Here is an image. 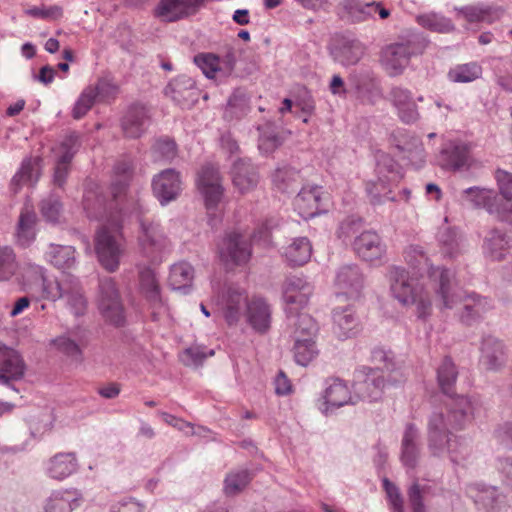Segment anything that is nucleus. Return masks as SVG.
Listing matches in <instances>:
<instances>
[{"instance_id":"1","label":"nucleus","mask_w":512,"mask_h":512,"mask_svg":"<svg viewBox=\"0 0 512 512\" xmlns=\"http://www.w3.org/2000/svg\"><path fill=\"white\" fill-rule=\"evenodd\" d=\"M478 401L468 396L451 398L446 414L433 412L428 421V448L432 455H448L453 463L464 461L471 453L470 441L449 435V429L462 430L474 419Z\"/></svg>"},{"instance_id":"2","label":"nucleus","mask_w":512,"mask_h":512,"mask_svg":"<svg viewBox=\"0 0 512 512\" xmlns=\"http://www.w3.org/2000/svg\"><path fill=\"white\" fill-rule=\"evenodd\" d=\"M372 358L383 363V368L358 367L354 371L353 389L358 398L377 401L383 394L386 384L397 385L404 381L400 365L391 351L374 349Z\"/></svg>"},{"instance_id":"3","label":"nucleus","mask_w":512,"mask_h":512,"mask_svg":"<svg viewBox=\"0 0 512 512\" xmlns=\"http://www.w3.org/2000/svg\"><path fill=\"white\" fill-rule=\"evenodd\" d=\"M390 291L395 299L403 305H415L419 318H427L432 311L430 293L419 283L418 279L409 276L405 268L391 266L387 273Z\"/></svg>"},{"instance_id":"4","label":"nucleus","mask_w":512,"mask_h":512,"mask_svg":"<svg viewBox=\"0 0 512 512\" xmlns=\"http://www.w3.org/2000/svg\"><path fill=\"white\" fill-rule=\"evenodd\" d=\"M404 258L407 264L419 274L421 278L427 275L433 283V289L442 301L443 307L451 308L454 298L450 299V280L454 273L443 267H435L430 263L429 258L419 245H410L404 251ZM454 297V295L452 296Z\"/></svg>"},{"instance_id":"5","label":"nucleus","mask_w":512,"mask_h":512,"mask_svg":"<svg viewBox=\"0 0 512 512\" xmlns=\"http://www.w3.org/2000/svg\"><path fill=\"white\" fill-rule=\"evenodd\" d=\"M125 250V238L120 218L112 217L96 232L95 251L101 266L108 272H115Z\"/></svg>"},{"instance_id":"6","label":"nucleus","mask_w":512,"mask_h":512,"mask_svg":"<svg viewBox=\"0 0 512 512\" xmlns=\"http://www.w3.org/2000/svg\"><path fill=\"white\" fill-rule=\"evenodd\" d=\"M146 209L137 203V221L140 225L138 244L142 255L153 262L159 261V255L169 246V241L157 222L145 218Z\"/></svg>"},{"instance_id":"7","label":"nucleus","mask_w":512,"mask_h":512,"mask_svg":"<svg viewBox=\"0 0 512 512\" xmlns=\"http://www.w3.org/2000/svg\"><path fill=\"white\" fill-rule=\"evenodd\" d=\"M197 187L205 200V205L208 210V223L214 227L220 218L216 215L214 210L220 203L224 187L222 185V178L219 170L214 165L208 163L202 166L197 174Z\"/></svg>"},{"instance_id":"8","label":"nucleus","mask_w":512,"mask_h":512,"mask_svg":"<svg viewBox=\"0 0 512 512\" xmlns=\"http://www.w3.org/2000/svg\"><path fill=\"white\" fill-rule=\"evenodd\" d=\"M453 295L454 303L450 309L454 308V306L458 302L462 301L463 308L460 313V320L462 323L466 325H472L473 323L479 321L480 319H482L484 314L492 308L490 301L486 297H481L476 294L464 296L462 292L456 289L454 277L451 278L450 280V299L452 298ZM436 297L437 300L439 301V304L437 305L441 309H447L446 307H443L440 297L438 295H436Z\"/></svg>"},{"instance_id":"9","label":"nucleus","mask_w":512,"mask_h":512,"mask_svg":"<svg viewBox=\"0 0 512 512\" xmlns=\"http://www.w3.org/2000/svg\"><path fill=\"white\" fill-rule=\"evenodd\" d=\"M98 303L100 312L107 321L116 326L124 324L123 304L112 278L100 279Z\"/></svg>"},{"instance_id":"10","label":"nucleus","mask_w":512,"mask_h":512,"mask_svg":"<svg viewBox=\"0 0 512 512\" xmlns=\"http://www.w3.org/2000/svg\"><path fill=\"white\" fill-rule=\"evenodd\" d=\"M419 52L414 41L392 43L382 49L380 62L389 76H398L409 65L411 56Z\"/></svg>"},{"instance_id":"11","label":"nucleus","mask_w":512,"mask_h":512,"mask_svg":"<svg viewBox=\"0 0 512 512\" xmlns=\"http://www.w3.org/2000/svg\"><path fill=\"white\" fill-rule=\"evenodd\" d=\"M219 259L226 268L246 264L251 257V247L245 236L227 233L218 244Z\"/></svg>"},{"instance_id":"12","label":"nucleus","mask_w":512,"mask_h":512,"mask_svg":"<svg viewBox=\"0 0 512 512\" xmlns=\"http://www.w3.org/2000/svg\"><path fill=\"white\" fill-rule=\"evenodd\" d=\"M314 292L313 284L302 275H289L282 286L284 310L305 309Z\"/></svg>"},{"instance_id":"13","label":"nucleus","mask_w":512,"mask_h":512,"mask_svg":"<svg viewBox=\"0 0 512 512\" xmlns=\"http://www.w3.org/2000/svg\"><path fill=\"white\" fill-rule=\"evenodd\" d=\"M79 135L77 133L68 134L63 141L54 149L55 168L53 182L58 187H63L66 183L70 163L80 148Z\"/></svg>"},{"instance_id":"14","label":"nucleus","mask_w":512,"mask_h":512,"mask_svg":"<svg viewBox=\"0 0 512 512\" xmlns=\"http://www.w3.org/2000/svg\"><path fill=\"white\" fill-rule=\"evenodd\" d=\"M26 369L22 355L0 342V384L15 389L13 383L24 378Z\"/></svg>"},{"instance_id":"15","label":"nucleus","mask_w":512,"mask_h":512,"mask_svg":"<svg viewBox=\"0 0 512 512\" xmlns=\"http://www.w3.org/2000/svg\"><path fill=\"white\" fill-rule=\"evenodd\" d=\"M26 275H32L35 283L42 288L43 297L52 301L64 297L69 284H73L74 276L71 274H63L58 280H50L45 276V269L36 264H27L24 268Z\"/></svg>"},{"instance_id":"16","label":"nucleus","mask_w":512,"mask_h":512,"mask_svg":"<svg viewBox=\"0 0 512 512\" xmlns=\"http://www.w3.org/2000/svg\"><path fill=\"white\" fill-rule=\"evenodd\" d=\"M152 190L162 206L176 200L182 190L180 173L171 168L161 171L152 179Z\"/></svg>"},{"instance_id":"17","label":"nucleus","mask_w":512,"mask_h":512,"mask_svg":"<svg viewBox=\"0 0 512 512\" xmlns=\"http://www.w3.org/2000/svg\"><path fill=\"white\" fill-rule=\"evenodd\" d=\"M460 198L472 207L483 208L489 214L495 215L501 221L506 222V217L500 205V199L493 190L473 186L464 189L461 192Z\"/></svg>"},{"instance_id":"18","label":"nucleus","mask_w":512,"mask_h":512,"mask_svg":"<svg viewBox=\"0 0 512 512\" xmlns=\"http://www.w3.org/2000/svg\"><path fill=\"white\" fill-rule=\"evenodd\" d=\"M470 150L466 143L450 140L442 144L436 163L445 170L457 171L469 165Z\"/></svg>"},{"instance_id":"19","label":"nucleus","mask_w":512,"mask_h":512,"mask_svg":"<svg viewBox=\"0 0 512 512\" xmlns=\"http://www.w3.org/2000/svg\"><path fill=\"white\" fill-rule=\"evenodd\" d=\"M366 52L365 45L353 37L342 36L336 39L330 46V55L333 60L344 66L356 65Z\"/></svg>"},{"instance_id":"20","label":"nucleus","mask_w":512,"mask_h":512,"mask_svg":"<svg viewBox=\"0 0 512 512\" xmlns=\"http://www.w3.org/2000/svg\"><path fill=\"white\" fill-rule=\"evenodd\" d=\"M422 457L421 433L412 423L403 431L400 445V462L407 470H414Z\"/></svg>"},{"instance_id":"21","label":"nucleus","mask_w":512,"mask_h":512,"mask_svg":"<svg viewBox=\"0 0 512 512\" xmlns=\"http://www.w3.org/2000/svg\"><path fill=\"white\" fill-rule=\"evenodd\" d=\"M458 19L467 23V28L478 29L481 24H492L499 20L503 11L499 7H493L483 3L455 7Z\"/></svg>"},{"instance_id":"22","label":"nucleus","mask_w":512,"mask_h":512,"mask_svg":"<svg viewBox=\"0 0 512 512\" xmlns=\"http://www.w3.org/2000/svg\"><path fill=\"white\" fill-rule=\"evenodd\" d=\"M164 93L182 108L190 107L198 99L195 81L186 75H180L171 80L165 87Z\"/></svg>"},{"instance_id":"23","label":"nucleus","mask_w":512,"mask_h":512,"mask_svg":"<svg viewBox=\"0 0 512 512\" xmlns=\"http://www.w3.org/2000/svg\"><path fill=\"white\" fill-rule=\"evenodd\" d=\"M248 302L243 289L238 286L229 285L223 290L218 304L227 323L233 325L239 321L243 305H246Z\"/></svg>"},{"instance_id":"24","label":"nucleus","mask_w":512,"mask_h":512,"mask_svg":"<svg viewBox=\"0 0 512 512\" xmlns=\"http://www.w3.org/2000/svg\"><path fill=\"white\" fill-rule=\"evenodd\" d=\"M356 254L364 261L375 263L386 253V246L380 236L373 231H364L353 242Z\"/></svg>"},{"instance_id":"25","label":"nucleus","mask_w":512,"mask_h":512,"mask_svg":"<svg viewBox=\"0 0 512 512\" xmlns=\"http://www.w3.org/2000/svg\"><path fill=\"white\" fill-rule=\"evenodd\" d=\"M394 139L395 146L400 152L404 153V158L411 165L415 168H420L424 165L426 153L421 140L417 136L407 131L398 130L394 135Z\"/></svg>"},{"instance_id":"26","label":"nucleus","mask_w":512,"mask_h":512,"mask_svg":"<svg viewBox=\"0 0 512 512\" xmlns=\"http://www.w3.org/2000/svg\"><path fill=\"white\" fill-rule=\"evenodd\" d=\"M246 321L257 333L263 334L268 331L272 320L271 306L260 297L252 298L246 303Z\"/></svg>"},{"instance_id":"27","label":"nucleus","mask_w":512,"mask_h":512,"mask_svg":"<svg viewBox=\"0 0 512 512\" xmlns=\"http://www.w3.org/2000/svg\"><path fill=\"white\" fill-rule=\"evenodd\" d=\"M335 285L339 293L356 298L364 286V277L357 265H344L337 272Z\"/></svg>"},{"instance_id":"28","label":"nucleus","mask_w":512,"mask_h":512,"mask_svg":"<svg viewBox=\"0 0 512 512\" xmlns=\"http://www.w3.org/2000/svg\"><path fill=\"white\" fill-rule=\"evenodd\" d=\"M148 123L149 116L146 107L141 104H133L123 115L121 128L125 137L139 138L145 133Z\"/></svg>"},{"instance_id":"29","label":"nucleus","mask_w":512,"mask_h":512,"mask_svg":"<svg viewBox=\"0 0 512 512\" xmlns=\"http://www.w3.org/2000/svg\"><path fill=\"white\" fill-rule=\"evenodd\" d=\"M480 363L491 371L501 369L506 362V351L503 342L492 335L482 338Z\"/></svg>"},{"instance_id":"30","label":"nucleus","mask_w":512,"mask_h":512,"mask_svg":"<svg viewBox=\"0 0 512 512\" xmlns=\"http://www.w3.org/2000/svg\"><path fill=\"white\" fill-rule=\"evenodd\" d=\"M231 177L234 187L245 194L257 186L258 173L248 158H239L233 162Z\"/></svg>"},{"instance_id":"31","label":"nucleus","mask_w":512,"mask_h":512,"mask_svg":"<svg viewBox=\"0 0 512 512\" xmlns=\"http://www.w3.org/2000/svg\"><path fill=\"white\" fill-rule=\"evenodd\" d=\"M79 463L74 452H60L52 456L45 464L48 477L62 481L77 472Z\"/></svg>"},{"instance_id":"32","label":"nucleus","mask_w":512,"mask_h":512,"mask_svg":"<svg viewBox=\"0 0 512 512\" xmlns=\"http://www.w3.org/2000/svg\"><path fill=\"white\" fill-rule=\"evenodd\" d=\"M321 196V187L305 186L295 197L294 208L302 218H313L321 212Z\"/></svg>"},{"instance_id":"33","label":"nucleus","mask_w":512,"mask_h":512,"mask_svg":"<svg viewBox=\"0 0 512 512\" xmlns=\"http://www.w3.org/2000/svg\"><path fill=\"white\" fill-rule=\"evenodd\" d=\"M389 97L404 123L410 124L418 120L417 105L409 89L400 86L392 87Z\"/></svg>"},{"instance_id":"34","label":"nucleus","mask_w":512,"mask_h":512,"mask_svg":"<svg viewBox=\"0 0 512 512\" xmlns=\"http://www.w3.org/2000/svg\"><path fill=\"white\" fill-rule=\"evenodd\" d=\"M203 0H161L156 16L166 22H174L193 13Z\"/></svg>"},{"instance_id":"35","label":"nucleus","mask_w":512,"mask_h":512,"mask_svg":"<svg viewBox=\"0 0 512 512\" xmlns=\"http://www.w3.org/2000/svg\"><path fill=\"white\" fill-rule=\"evenodd\" d=\"M475 504L487 512H500L505 506V496L496 487L477 484L468 491Z\"/></svg>"},{"instance_id":"36","label":"nucleus","mask_w":512,"mask_h":512,"mask_svg":"<svg viewBox=\"0 0 512 512\" xmlns=\"http://www.w3.org/2000/svg\"><path fill=\"white\" fill-rule=\"evenodd\" d=\"M82 500V494L76 489L56 490L45 500L43 512H72Z\"/></svg>"},{"instance_id":"37","label":"nucleus","mask_w":512,"mask_h":512,"mask_svg":"<svg viewBox=\"0 0 512 512\" xmlns=\"http://www.w3.org/2000/svg\"><path fill=\"white\" fill-rule=\"evenodd\" d=\"M333 331L341 340L354 337L358 333L359 321L350 307L334 309Z\"/></svg>"},{"instance_id":"38","label":"nucleus","mask_w":512,"mask_h":512,"mask_svg":"<svg viewBox=\"0 0 512 512\" xmlns=\"http://www.w3.org/2000/svg\"><path fill=\"white\" fill-rule=\"evenodd\" d=\"M303 310L285 311L287 328L290 330L292 337H297V335H301L302 338L315 337L318 326L314 319Z\"/></svg>"},{"instance_id":"39","label":"nucleus","mask_w":512,"mask_h":512,"mask_svg":"<svg viewBox=\"0 0 512 512\" xmlns=\"http://www.w3.org/2000/svg\"><path fill=\"white\" fill-rule=\"evenodd\" d=\"M340 7L344 17L351 23H363L374 18L375 1L343 0Z\"/></svg>"},{"instance_id":"40","label":"nucleus","mask_w":512,"mask_h":512,"mask_svg":"<svg viewBox=\"0 0 512 512\" xmlns=\"http://www.w3.org/2000/svg\"><path fill=\"white\" fill-rule=\"evenodd\" d=\"M323 398L326 404V412L330 408H339L348 403L354 404L347 385L340 379H331L326 382Z\"/></svg>"},{"instance_id":"41","label":"nucleus","mask_w":512,"mask_h":512,"mask_svg":"<svg viewBox=\"0 0 512 512\" xmlns=\"http://www.w3.org/2000/svg\"><path fill=\"white\" fill-rule=\"evenodd\" d=\"M139 283L142 293L153 308H163V300L160 293L159 281L156 273L150 267H143L139 271Z\"/></svg>"},{"instance_id":"42","label":"nucleus","mask_w":512,"mask_h":512,"mask_svg":"<svg viewBox=\"0 0 512 512\" xmlns=\"http://www.w3.org/2000/svg\"><path fill=\"white\" fill-rule=\"evenodd\" d=\"M258 149L263 155H270L284 142L278 127L273 122H265L257 127Z\"/></svg>"},{"instance_id":"43","label":"nucleus","mask_w":512,"mask_h":512,"mask_svg":"<svg viewBox=\"0 0 512 512\" xmlns=\"http://www.w3.org/2000/svg\"><path fill=\"white\" fill-rule=\"evenodd\" d=\"M376 174L379 177L380 184L384 189L387 183H396L402 178L401 169L396 161L385 152H377L376 156Z\"/></svg>"},{"instance_id":"44","label":"nucleus","mask_w":512,"mask_h":512,"mask_svg":"<svg viewBox=\"0 0 512 512\" xmlns=\"http://www.w3.org/2000/svg\"><path fill=\"white\" fill-rule=\"evenodd\" d=\"M36 226V213L31 208L25 206L21 210L16 229L17 241L21 246L27 247L35 240Z\"/></svg>"},{"instance_id":"45","label":"nucleus","mask_w":512,"mask_h":512,"mask_svg":"<svg viewBox=\"0 0 512 512\" xmlns=\"http://www.w3.org/2000/svg\"><path fill=\"white\" fill-rule=\"evenodd\" d=\"M312 254V245L307 237H296L283 250V256L291 266H302Z\"/></svg>"},{"instance_id":"46","label":"nucleus","mask_w":512,"mask_h":512,"mask_svg":"<svg viewBox=\"0 0 512 512\" xmlns=\"http://www.w3.org/2000/svg\"><path fill=\"white\" fill-rule=\"evenodd\" d=\"M52 344L55 348L69 358L71 361L80 363L83 359L81 345L83 344L82 338L77 336L76 333L68 332L61 335L54 340Z\"/></svg>"},{"instance_id":"47","label":"nucleus","mask_w":512,"mask_h":512,"mask_svg":"<svg viewBox=\"0 0 512 512\" xmlns=\"http://www.w3.org/2000/svg\"><path fill=\"white\" fill-rule=\"evenodd\" d=\"M45 259L58 269H71L76 263L75 248L51 243L45 253Z\"/></svg>"},{"instance_id":"48","label":"nucleus","mask_w":512,"mask_h":512,"mask_svg":"<svg viewBox=\"0 0 512 512\" xmlns=\"http://www.w3.org/2000/svg\"><path fill=\"white\" fill-rule=\"evenodd\" d=\"M509 242L499 230H491L485 237L483 252L491 260H502L508 252Z\"/></svg>"},{"instance_id":"49","label":"nucleus","mask_w":512,"mask_h":512,"mask_svg":"<svg viewBox=\"0 0 512 512\" xmlns=\"http://www.w3.org/2000/svg\"><path fill=\"white\" fill-rule=\"evenodd\" d=\"M499 192L505 202L500 199V205L506 217V222L512 224V174L497 170L495 174Z\"/></svg>"},{"instance_id":"50","label":"nucleus","mask_w":512,"mask_h":512,"mask_svg":"<svg viewBox=\"0 0 512 512\" xmlns=\"http://www.w3.org/2000/svg\"><path fill=\"white\" fill-rule=\"evenodd\" d=\"M194 276V269L188 262H179L171 266L169 283L173 290L187 293Z\"/></svg>"},{"instance_id":"51","label":"nucleus","mask_w":512,"mask_h":512,"mask_svg":"<svg viewBox=\"0 0 512 512\" xmlns=\"http://www.w3.org/2000/svg\"><path fill=\"white\" fill-rule=\"evenodd\" d=\"M482 67L477 62L457 64L450 68L447 77L453 83H470L482 76Z\"/></svg>"},{"instance_id":"52","label":"nucleus","mask_w":512,"mask_h":512,"mask_svg":"<svg viewBox=\"0 0 512 512\" xmlns=\"http://www.w3.org/2000/svg\"><path fill=\"white\" fill-rule=\"evenodd\" d=\"M294 338L293 353L297 364L301 366L308 365L318 354L314 337H304L297 335Z\"/></svg>"},{"instance_id":"53","label":"nucleus","mask_w":512,"mask_h":512,"mask_svg":"<svg viewBox=\"0 0 512 512\" xmlns=\"http://www.w3.org/2000/svg\"><path fill=\"white\" fill-rule=\"evenodd\" d=\"M250 112L249 97L242 90H236L230 96L224 117L228 120L241 119Z\"/></svg>"},{"instance_id":"54","label":"nucleus","mask_w":512,"mask_h":512,"mask_svg":"<svg viewBox=\"0 0 512 512\" xmlns=\"http://www.w3.org/2000/svg\"><path fill=\"white\" fill-rule=\"evenodd\" d=\"M39 177L38 164L31 158H26L22 161L20 169L13 176L11 180V187L14 192H17L19 188L26 183L34 184L37 182Z\"/></svg>"},{"instance_id":"55","label":"nucleus","mask_w":512,"mask_h":512,"mask_svg":"<svg viewBox=\"0 0 512 512\" xmlns=\"http://www.w3.org/2000/svg\"><path fill=\"white\" fill-rule=\"evenodd\" d=\"M299 179V172L290 166L280 167L273 174L275 187L283 193L293 192Z\"/></svg>"},{"instance_id":"56","label":"nucleus","mask_w":512,"mask_h":512,"mask_svg":"<svg viewBox=\"0 0 512 512\" xmlns=\"http://www.w3.org/2000/svg\"><path fill=\"white\" fill-rule=\"evenodd\" d=\"M458 371L455 364L448 357L444 358L437 369V380L442 392L450 395L456 382Z\"/></svg>"},{"instance_id":"57","label":"nucleus","mask_w":512,"mask_h":512,"mask_svg":"<svg viewBox=\"0 0 512 512\" xmlns=\"http://www.w3.org/2000/svg\"><path fill=\"white\" fill-rule=\"evenodd\" d=\"M417 22L422 27L438 33H448L455 28L450 19L435 12L417 16Z\"/></svg>"},{"instance_id":"58","label":"nucleus","mask_w":512,"mask_h":512,"mask_svg":"<svg viewBox=\"0 0 512 512\" xmlns=\"http://www.w3.org/2000/svg\"><path fill=\"white\" fill-rule=\"evenodd\" d=\"M438 241L445 256L454 257L461 251V235L454 228H443L438 233Z\"/></svg>"},{"instance_id":"59","label":"nucleus","mask_w":512,"mask_h":512,"mask_svg":"<svg viewBox=\"0 0 512 512\" xmlns=\"http://www.w3.org/2000/svg\"><path fill=\"white\" fill-rule=\"evenodd\" d=\"M73 282V284H69L64 297L66 298L67 304L69 305L73 314L79 316L85 312L86 299L82 293V289L76 277H74Z\"/></svg>"},{"instance_id":"60","label":"nucleus","mask_w":512,"mask_h":512,"mask_svg":"<svg viewBox=\"0 0 512 512\" xmlns=\"http://www.w3.org/2000/svg\"><path fill=\"white\" fill-rule=\"evenodd\" d=\"M18 269L16 255L10 246H0V281L10 280Z\"/></svg>"},{"instance_id":"61","label":"nucleus","mask_w":512,"mask_h":512,"mask_svg":"<svg viewBox=\"0 0 512 512\" xmlns=\"http://www.w3.org/2000/svg\"><path fill=\"white\" fill-rule=\"evenodd\" d=\"M251 480L247 470H237L229 473L225 478L224 492L226 495L239 493Z\"/></svg>"},{"instance_id":"62","label":"nucleus","mask_w":512,"mask_h":512,"mask_svg":"<svg viewBox=\"0 0 512 512\" xmlns=\"http://www.w3.org/2000/svg\"><path fill=\"white\" fill-rule=\"evenodd\" d=\"M95 93V89H92L91 85L81 92L72 108V117L74 119L79 120L88 113L97 100Z\"/></svg>"},{"instance_id":"63","label":"nucleus","mask_w":512,"mask_h":512,"mask_svg":"<svg viewBox=\"0 0 512 512\" xmlns=\"http://www.w3.org/2000/svg\"><path fill=\"white\" fill-rule=\"evenodd\" d=\"M133 165L130 159H122L116 163L114 166V173L116 175V180L113 185V193L114 196L121 193L124 188L127 186L128 180L132 174Z\"/></svg>"},{"instance_id":"64","label":"nucleus","mask_w":512,"mask_h":512,"mask_svg":"<svg viewBox=\"0 0 512 512\" xmlns=\"http://www.w3.org/2000/svg\"><path fill=\"white\" fill-rule=\"evenodd\" d=\"M40 211L46 221L57 223L62 213V204L59 197L49 195L44 198L40 203Z\"/></svg>"}]
</instances>
